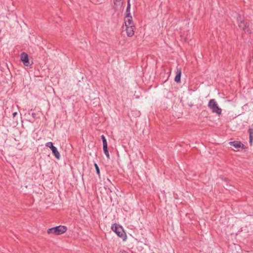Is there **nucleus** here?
Instances as JSON below:
<instances>
[{"label": "nucleus", "instance_id": "obj_1", "mask_svg": "<svg viewBox=\"0 0 253 253\" xmlns=\"http://www.w3.org/2000/svg\"><path fill=\"white\" fill-rule=\"evenodd\" d=\"M111 229L115 232L119 237L122 238L124 241L126 239V233L121 226L117 223H114L112 224Z\"/></svg>", "mask_w": 253, "mask_h": 253}, {"label": "nucleus", "instance_id": "obj_2", "mask_svg": "<svg viewBox=\"0 0 253 253\" xmlns=\"http://www.w3.org/2000/svg\"><path fill=\"white\" fill-rule=\"evenodd\" d=\"M67 230V228L65 226L59 225L53 228H49L47 230V233H53L56 235H59L64 233Z\"/></svg>", "mask_w": 253, "mask_h": 253}, {"label": "nucleus", "instance_id": "obj_3", "mask_svg": "<svg viewBox=\"0 0 253 253\" xmlns=\"http://www.w3.org/2000/svg\"><path fill=\"white\" fill-rule=\"evenodd\" d=\"M208 106L212 113H216L218 115L221 114L222 110L219 107L215 99H211L209 102Z\"/></svg>", "mask_w": 253, "mask_h": 253}, {"label": "nucleus", "instance_id": "obj_4", "mask_svg": "<svg viewBox=\"0 0 253 253\" xmlns=\"http://www.w3.org/2000/svg\"><path fill=\"white\" fill-rule=\"evenodd\" d=\"M239 18H241V16L238 14L237 19L239 28L244 30L245 33L251 34L252 31L249 28V24L244 20L239 19Z\"/></svg>", "mask_w": 253, "mask_h": 253}, {"label": "nucleus", "instance_id": "obj_5", "mask_svg": "<svg viewBox=\"0 0 253 253\" xmlns=\"http://www.w3.org/2000/svg\"><path fill=\"white\" fill-rule=\"evenodd\" d=\"M20 60L25 66L30 67L32 65L30 62L29 56L26 52H23L21 53Z\"/></svg>", "mask_w": 253, "mask_h": 253}, {"label": "nucleus", "instance_id": "obj_6", "mask_svg": "<svg viewBox=\"0 0 253 253\" xmlns=\"http://www.w3.org/2000/svg\"><path fill=\"white\" fill-rule=\"evenodd\" d=\"M126 32L127 36L128 37H132L134 33V30L135 29L134 26H126Z\"/></svg>", "mask_w": 253, "mask_h": 253}, {"label": "nucleus", "instance_id": "obj_7", "mask_svg": "<svg viewBox=\"0 0 253 253\" xmlns=\"http://www.w3.org/2000/svg\"><path fill=\"white\" fill-rule=\"evenodd\" d=\"M176 75L174 78V81L177 83L181 82V69L176 67Z\"/></svg>", "mask_w": 253, "mask_h": 253}, {"label": "nucleus", "instance_id": "obj_8", "mask_svg": "<svg viewBox=\"0 0 253 253\" xmlns=\"http://www.w3.org/2000/svg\"><path fill=\"white\" fill-rule=\"evenodd\" d=\"M229 143L230 145L233 146L236 148L242 147L243 149H244L245 147V145L243 144H242L240 141H234L230 142Z\"/></svg>", "mask_w": 253, "mask_h": 253}, {"label": "nucleus", "instance_id": "obj_9", "mask_svg": "<svg viewBox=\"0 0 253 253\" xmlns=\"http://www.w3.org/2000/svg\"><path fill=\"white\" fill-rule=\"evenodd\" d=\"M125 23L126 26H134L131 16H125Z\"/></svg>", "mask_w": 253, "mask_h": 253}, {"label": "nucleus", "instance_id": "obj_10", "mask_svg": "<svg viewBox=\"0 0 253 253\" xmlns=\"http://www.w3.org/2000/svg\"><path fill=\"white\" fill-rule=\"evenodd\" d=\"M51 150L52 151V154L54 155L55 157L57 159L59 160L60 158V155L58 151L57 150V149L56 147L54 146L53 147H52L51 149Z\"/></svg>", "mask_w": 253, "mask_h": 253}, {"label": "nucleus", "instance_id": "obj_11", "mask_svg": "<svg viewBox=\"0 0 253 253\" xmlns=\"http://www.w3.org/2000/svg\"><path fill=\"white\" fill-rule=\"evenodd\" d=\"M249 133V142L250 145H252L253 140V129L250 128L248 130Z\"/></svg>", "mask_w": 253, "mask_h": 253}, {"label": "nucleus", "instance_id": "obj_12", "mask_svg": "<svg viewBox=\"0 0 253 253\" xmlns=\"http://www.w3.org/2000/svg\"><path fill=\"white\" fill-rule=\"evenodd\" d=\"M130 0H127V7H126V16L129 17V16H131L130 15Z\"/></svg>", "mask_w": 253, "mask_h": 253}, {"label": "nucleus", "instance_id": "obj_13", "mask_svg": "<svg viewBox=\"0 0 253 253\" xmlns=\"http://www.w3.org/2000/svg\"><path fill=\"white\" fill-rule=\"evenodd\" d=\"M103 151H104V153L105 155H106L107 158L108 159H110V155H109V151L108 150V147H107V146H103Z\"/></svg>", "mask_w": 253, "mask_h": 253}, {"label": "nucleus", "instance_id": "obj_14", "mask_svg": "<svg viewBox=\"0 0 253 253\" xmlns=\"http://www.w3.org/2000/svg\"><path fill=\"white\" fill-rule=\"evenodd\" d=\"M101 137L103 142V146H107V142L105 136L104 135H102Z\"/></svg>", "mask_w": 253, "mask_h": 253}, {"label": "nucleus", "instance_id": "obj_15", "mask_svg": "<svg viewBox=\"0 0 253 253\" xmlns=\"http://www.w3.org/2000/svg\"><path fill=\"white\" fill-rule=\"evenodd\" d=\"M94 166L96 170V173L99 176H100V169L99 167L96 163H94Z\"/></svg>", "mask_w": 253, "mask_h": 253}, {"label": "nucleus", "instance_id": "obj_16", "mask_svg": "<svg viewBox=\"0 0 253 253\" xmlns=\"http://www.w3.org/2000/svg\"><path fill=\"white\" fill-rule=\"evenodd\" d=\"M45 146L50 148V149L52 148V147H54L52 142H48L46 143L45 144Z\"/></svg>", "mask_w": 253, "mask_h": 253}, {"label": "nucleus", "instance_id": "obj_17", "mask_svg": "<svg viewBox=\"0 0 253 253\" xmlns=\"http://www.w3.org/2000/svg\"><path fill=\"white\" fill-rule=\"evenodd\" d=\"M31 115L33 117V119H35L36 118L37 114L33 112L32 113Z\"/></svg>", "mask_w": 253, "mask_h": 253}, {"label": "nucleus", "instance_id": "obj_18", "mask_svg": "<svg viewBox=\"0 0 253 253\" xmlns=\"http://www.w3.org/2000/svg\"><path fill=\"white\" fill-rule=\"evenodd\" d=\"M17 115V113L15 112L13 113V114H12V116H13V117L14 118V117H15Z\"/></svg>", "mask_w": 253, "mask_h": 253}, {"label": "nucleus", "instance_id": "obj_19", "mask_svg": "<svg viewBox=\"0 0 253 253\" xmlns=\"http://www.w3.org/2000/svg\"><path fill=\"white\" fill-rule=\"evenodd\" d=\"M116 0V1H121L122 0Z\"/></svg>", "mask_w": 253, "mask_h": 253}]
</instances>
